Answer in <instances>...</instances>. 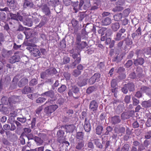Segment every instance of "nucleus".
Instances as JSON below:
<instances>
[{
  "instance_id": "nucleus-17",
  "label": "nucleus",
  "mask_w": 151,
  "mask_h": 151,
  "mask_svg": "<svg viewBox=\"0 0 151 151\" xmlns=\"http://www.w3.org/2000/svg\"><path fill=\"white\" fill-rule=\"evenodd\" d=\"M28 83V79L26 78H23L21 79L19 82L18 85L19 87H21L26 85Z\"/></svg>"
},
{
  "instance_id": "nucleus-56",
  "label": "nucleus",
  "mask_w": 151,
  "mask_h": 151,
  "mask_svg": "<svg viewBox=\"0 0 151 151\" xmlns=\"http://www.w3.org/2000/svg\"><path fill=\"white\" fill-rule=\"evenodd\" d=\"M81 73V71L77 69H75L73 71V75L75 77H76L80 75Z\"/></svg>"
},
{
  "instance_id": "nucleus-44",
  "label": "nucleus",
  "mask_w": 151,
  "mask_h": 151,
  "mask_svg": "<svg viewBox=\"0 0 151 151\" xmlns=\"http://www.w3.org/2000/svg\"><path fill=\"white\" fill-rule=\"evenodd\" d=\"M58 97H59V98L57 99H58L57 104L60 105H61L64 103V99L60 95V96H58Z\"/></svg>"
},
{
  "instance_id": "nucleus-21",
  "label": "nucleus",
  "mask_w": 151,
  "mask_h": 151,
  "mask_svg": "<svg viewBox=\"0 0 151 151\" xmlns=\"http://www.w3.org/2000/svg\"><path fill=\"white\" fill-rule=\"evenodd\" d=\"M103 130V127L101 125H98L96 127V133L98 135H101Z\"/></svg>"
},
{
  "instance_id": "nucleus-12",
  "label": "nucleus",
  "mask_w": 151,
  "mask_h": 151,
  "mask_svg": "<svg viewBox=\"0 0 151 151\" xmlns=\"http://www.w3.org/2000/svg\"><path fill=\"white\" fill-rule=\"evenodd\" d=\"M133 60H134V64L136 66L143 65L145 61L143 58L139 57H137V59H134Z\"/></svg>"
},
{
  "instance_id": "nucleus-35",
  "label": "nucleus",
  "mask_w": 151,
  "mask_h": 151,
  "mask_svg": "<svg viewBox=\"0 0 151 151\" xmlns=\"http://www.w3.org/2000/svg\"><path fill=\"white\" fill-rule=\"evenodd\" d=\"M122 17V13L117 14H115L114 16V20L116 21H119L121 20Z\"/></svg>"
},
{
  "instance_id": "nucleus-63",
  "label": "nucleus",
  "mask_w": 151,
  "mask_h": 151,
  "mask_svg": "<svg viewBox=\"0 0 151 151\" xmlns=\"http://www.w3.org/2000/svg\"><path fill=\"white\" fill-rule=\"evenodd\" d=\"M71 23L73 26L75 27L78 24V22L75 19H73L71 21Z\"/></svg>"
},
{
  "instance_id": "nucleus-64",
  "label": "nucleus",
  "mask_w": 151,
  "mask_h": 151,
  "mask_svg": "<svg viewBox=\"0 0 151 151\" xmlns=\"http://www.w3.org/2000/svg\"><path fill=\"white\" fill-rule=\"evenodd\" d=\"M142 93L141 91H138L136 92L135 96L138 98H141L142 96Z\"/></svg>"
},
{
  "instance_id": "nucleus-26",
  "label": "nucleus",
  "mask_w": 151,
  "mask_h": 151,
  "mask_svg": "<svg viewBox=\"0 0 151 151\" xmlns=\"http://www.w3.org/2000/svg\"><path fill=\"white\" fill-rule=\"evenodd\" d=\"M141 29L140 27H139L135 32L133 33L132 35V36L133 39L136 36H139L141 34Z\"/></svg>"
},
{
  "instance_id": "nucleus-4",
  "label": "nucleus",
  "mask_w": 151,
  "mask_h": 151,
  "mask_svg": "<svg viewBox=\"0 0 151 151\" xmlns=\"http://www.w3.org/2000/svg\"><path fill=\"white\" fill-rule=\"evenodd\" d=\"M100 74L99 73H95L88 80L90 85H92L96 82H98L100 80Z\"/></svg>"
},
{
  "instance_id": "nucleus-34",
  "label": "nucleus",
  "mask_w": 151,
  "mask_h": 151,
  "mask_svg": "<svg viewBox=\"0 0 151 151\" xmlns=\"http://www.w3.org/2000/svg\"><path fill=\"white\" fill-rule=\"evenodd\" d=\"M86 16V14H85V12H80L78 16V19L79 21H82Z\"/></svg>"
},
{
  "instance_id": "nucleus-40",
  "label": "nucleus",
  "mask_w": 151,
  "mask_h": 151,
  "mask_svg": "<svg viewBox=\"0 0 151 151\" xmlns=\"http://www.w3.org/2000/svg\"><path fill=\"white\" fill-rule=\"evenodd\" d=\"M2 103L5 105H7L9 102V99L6 96H3L1 99Z\"/></svg>"
},
{
  "instance_id": "nucleus-37",
  "label": "nucleus",
  "mask_w": 151,
  "mask_h": 151,
  "mask_svg": "<svg viewBox=\"0 0 151 151\" xmlns=\"http://www.w3.org/2000/svg\"><path fill=\"white\" fill-rule=\"evenodd\" d=\"M94 144L96 146L100 148L101 149L103 147V145L99 141V139H96L94 140Z\"/></svg>"
},
{
  "instance_id": "nucleus-2",
  "label": "nucleus",
  "mask_w": 151,
  "mask_h": 151,
  "mask_svg": "<svg viewBox=\"0 0 151 151\" xmlns=\"http://www.w3.org/2000/svg\"><path fill=\"white\" fill-rule=\"evenodd\" d=\"M26 45L28 46L27 49L30 52L31 54L33 56L37 57L40 55V52L39 50L35 47L36 46L35 44L27 42L26 43Z\"/></svg>"
},
{
  "instance_id": "nucleus-6",
  "label": "nucleus",
  "mask_w": 151,
  "mask_h": 151,
  "mask_svg": "<svg viewBox=\"0 0 151 151\" xmlns=\"http://www.w3.org/2000/svg\"><path fill=\"white\" fill-rule=\"evenodd\" d=\"M98 107V104L95 100H93L90 102L89 108L91 111L95 112L97 111Z\"/></svg>"
},
{
  "instance_id": "nucleus-57",
  "label": "nucleus",
  "mask_w": 151,
  "mask_h": 151,
  "mask_svg": "<svg viewBox=\"0 0 151 151\" xmlns=\"http://www.w3.org/2000/svg\"><path fill=\"white\" fill-rule=\"evenodd\" d=\"M129 77L131 79H137V77L136 74L135 72H132L129 75Z\"/></svg>"
},
{
  "instance_id": "nucleus-27",
  "label": "nucleus",
  "mask_w": 151,
  "mask_h": 151,
  "mask_svg": "<svg viewBox=\"0 0 151 151\" xmlns=\"http://www.w3.org/2000/svg\"><path fill=\"white\" fill-rule=\"evenodd\" d=\"M125 88H127L130 91H132L134 90V85L133 83H127L124 84Z\"/></svg>"
},
{
  "instance_id": "nucleus-22",
  "label": "nucleus",
  "mask_w": 151,
  "mask_h": 151,
  "mask_svg": "<svg viewBox=\"0 0 151 151\" xmlns=\"http://www.w3.org/2000/svg\"><path fill=\"white\" fill-rule=\"evenodd\" d=\"M46 72L49 75H53L57 73L56 69L54 68H51L46 70Z\"/></svg>"
},
{
  "instance_id": "nucleus-47",
  "label": "nucleus",
  "mask_w": 151,
  "mask_h": 151,
  "mask_svg": "<svg viewBox=\"0 0 151 151\" xmlns=\"http://www.w3.org/2000/svg\"><path fill=\"white\" fill-rule=\"evenodd\" d=\"M143 50L144 53L148 55H151V47H149L146 49H143Z\"/></svg>"
},
{
  "instance_id": "nucleus-7",
  "label": "nucleus",
  "mask_w": 151,
  "mask_h": 151,
  "mask_svg": "<svg viewBox=\"0 0 151 151\" xmlns=\"http://www.w3.org/2000/svg\"><path fill=\"white\" fill-rule=\"evenodd\" d=\"M73 58L75 60L74 61L73 63V65L75 66L77 64L80 63L81 61V57L79 55L76 53H74L72 55Z\"/></svg>"
},
{
  "instance_id": "nucleus-18",
  "label": "nucleus",
  "mask_w": 151,
  "mask_h": 151,
  "mask_svg": "<svg viewBox=\"0 0 151 151\" xmlns=\"http://www.w3.org/2000/svg\"><path fill=\"white\" fill-rule=\"evenodd\" d=\"M141 105L142 107L147 109L151 107V101L149 100L143 101L142 102Z\"/></svg>"
},
{
  "instance_id": "nucleus-45",
  "label": "nucleus",
  "mask_w": 151,
  "mask_h": 151,
  "mask_svg": "<svg viewBox=\"0 0 151 151\" xmlns=\"http://www.w3.org/2000/svg\"><path fill=\"white\" fill-rule=\"evenodd\" d=\"M7 4L10 7H14L15 3L14 0H6Z\"/></svg>"
},
{
  "instance_id": "nucleus-53",
  "label": "nucleus",
  "mask_w": 151,
  "mask_h": 151,
  "mask_svg": "<svg viewBox=\"0 0 151 151\" xmlns=\"http://www.w3.org/2000/svg\"><path fill=\"white\" fill-rule=\"evenodd\" d=\"M146 125L147 127H151V114L149 116L146 122Z\"/></svg>"
},
{
  "instance_id": "nucleus-5",
  "label": "nucleus",
  "mask_w": 151,
  "mask_h": 151,
  "mask_svg": "<svg viewBox=\"0 0 151 151\" xmlns=\"http://www.w3.org/2000/svg\"><path fill=\"white\" fill-rule=\"evenodd\" d=\"M83 0H80L79 5L78 1L74 2L73 4V9L75 10V12L76 13L79 10H81V6L83 5Z\"/></svg>"
},
{
  "instance_id": "nucleus-31",
  "label": "nucleus",
  "mask_w": 151,
  "mask_h": 151,
  "mask_svg": "<svg viewBox=\"0 0 151 151\" xmlns=\"http://www.w3.org/2000/svg\"><path fill=\"white\" fill-rule=\"evenodd\" d=\"M33 3L27 1L24 3L23 6L24 8H27V7L32 8L33 7Z\"/></svg>"
},
{
  "instance_id": "nucleus-55",
  "label": "nucleus",
  "mask_w": 151,
  "mask_h": 151,
  "mask_svg": "<svg viewBox=\"0 0 151 151\" xmlns=\"http://www.w3.org/2000/svg\"><path fill=\"white\" fill-rule=\"evenodd\" d=\"M46 100V99L43 97H39L36 100L37 103H42L45 102Z\"/></svg>"
},
{
  "instance_id": "nucleus-19",
  "label": "nucleus",
  "mask_w": 151,
  "mask_h": 151,
  "mask_svg": "<svg viewBox=\"0 0 151 151\" xmlns=\"http://www.w3.org/2000/svg\"><path fill=\"white\" fill-rule=\"evenodd\" d=\"M142 72L143 70L141 68H137V69L135 73L136 74L137 80L142 78L144 76L142 74Z\"/></svg>"
},
{
  "instance_id": "nucleus-1",
  "label": "nucleus",
  "mask_w": 151,
  "mask_h": 151,
  "mask_svg": "<svg viewBox=\"0 0 151 151\" xmlns=\"http://www.w3.org/2000/svg\"><path fill=\"white\" fill-rule=\"evenodd\" d=\"M42 96H46L48 98L47 101L45 104H47L49 105L52 104L54 102L56 101L58 98V96H60V94L57 93L55 94L54 91L52 90L46 91L41 94Z\"/></svg>"
},
{
  "instance_id": "nucleus-15",
  "label": "nucleus",
  "mask_w": 151,
  "mask_h": 151,
  "mask_svg": "<svg viewBox=\"0 0 151 151\" xmlns=\"http://www.w3.org/2000/svg\"><path fill=\"white\" fill-rule=\"evenodd\" d=\"M67 132H73L75 129L74 124L66 125L64 126Z\"/></svg>"
},
{
  "instance_id": "nucleus-14",
  "label": "nucleus",
  "mask_w": 151,
  "mask_h": 151,
  "mask_svg": "<svg viewBox=\"0 0 151 151\" xmlns=\"http://www.w3.org/2000/svg\"><path fill=\"white\" fill-rule=\"evenodd\" d=\"M84 128L85 131L89 132L91 130V124L89 121H87V118H86L84 121Z\"/></svg>"
},
{
  "instance_id": "nucleus-38",
  "label": "nucleus",
  "mask_w": 151,
  "mask_h": 151,
  "mask_svg": "<svg viewBox=\"0 0 151 151\" xmlns=\"http://www.w3.org/2000/svg\"><path fill=\"white\" fill-rule=\"evenodd\" d=\"M35 140L38 145H40L43 143V140L38 137H35Z\"/></svg>"
},
{
  "instance_id": "nucleus-43",
  "label": "nucleus",
  "mask_w": 151,
  "mask_h": 151,
  "mask_svg": "<svg viewBox=\"0 0 151 151\" xmlns=\"http://www.w3.org/2000/svg\"><path fill=\"white\" fill-rule=\"evenodd\" d=\"M37 83V80L36 78H33L29 82V85L33 86L36 85Z\"/></svg>"
},
{
  "instance_id": "nucleus-13",
  "label": "nucleus",
  "mask_w": 151,
  "mask_h": 151,
  "mask_svg": "<svg viewBox=\"0 0 151 151\" xmlns=\"http://www.w3.org/2000/svg\"><path fill=\"white\" fill-rule=\"evenodd\" d=\"M84 140H76V148L80 150H81L84 146Z\"/></svg>"
},
{
  "instance_id": "nucleus-60",
  "label": "nucleus",
  "mask_w": 151,
  "mask_h": 151,
  "mask_svg": "<svg viewBox=\"0 0 151 151\" xmlns=\"http://www.w3.org/2000/svg\"><path fill=\"white\" fill-rule=\"evenodd\" d=\"M122 9L123 8L122 6H117L113 9V10L115 12L119 11H121Z\"/></svg>"
},
{
  "instance_id": "nucleus-36",
  "label": "nucleus",
  "mask_w": 151,
  "mask_h": 151,
  "mask_svg": "<svg viewBox=\"0 0 151 151\" xmlns=\"http://www.w3.org/2000/svg\"><path fill=\"white\" fill-rule=\"evenodd\" d=\"M67 87L65 85H62L61 86L58 88V92L62 93L64 92L66 89Z\"/></svg>"
},
{
  "instance_id": "nucleus-48",
  "label": "nucleus",
  "mask_w": 151,
  "mask_h": 151,
  "mask_svg": "<svg viewBox=\"0 0 151 151\" xmlns=\"http://www.w3.org/2000/svg\"><path fill=\"white\" fill-rule=\"evenodd\" d=\"M60 45L62 48H65L66 47L65 38H63L60 42Z\"/></svg>"
},
{
  "instance_id": "nucleus-49",
  "label": "nucleus",
  "mask_w": 151,
  "mask_h": 151,
  "mask_svg": "<svg viewBox=\"0 0 151 151\" xmlns=\"http://www.w3.org/2000/svg\"><path fill=\"white\" fill-rule=\"evenodd\" d=\"M112 34V32L110 29H108L106 28V30H105V35L106 37H109Z\"/></svg>"
},
{
  "instance_id": "nucleus-62",
  "label": "nucleus",
  "mask_w": 151,
  "mask_h": 151,
  "mask_svg": "<svg viewBox=\"0 0 151 151\" xmlns=\"http://www.w3.org/2000/svg\"><path fill=\"white\" fill-rule=\"evenodd\" d=\"M145 138L147 139H149L151 137V131H150L145 133Z\"/></svg>"
},
{
  "instance_id": "nucleus-51",
  "label": "nucleus",
  "mask_w": 151,
  "mask_h": 151,
  "mask_svg": "<svg viewBox=\"0 0 151 151\" xmlns=\"http://www.w3.org/2000/svg\"><path fill=\"white\" fill-rule=\"evenodd\" d=\"M95 89V88L93 86H91L88 88L86 90V93L88 94H90Z\"/></svg>"
},
{
  "instance_id": "nucleus-32",
  "label": "nucleus",
  "mask_w": 151,
  "mask_h": 151,
  "mask_svg": "<svg viewBox=\"0 0 151 151\" xmlns=\"http://www.w3.org/2000/svg\"><path fill=\"white\" fill-rule=\"evenodd\" d=\"M31 88L28 86H25L22 90V92L23 94H28L31 92Z\"/></svg>"
},
{
  "instance_id": "nucleus-61",
  "label": "nucleus",
  "mask_w": 151,
  "mask_h": 151,
  "mask_svg": "<svg viewBox=\"0 0 151 151\" xmlns=\"http://www.w3.org/2000/svg\"><path fill=\"white\" fill-rule=\"evenodd\" d=\"M131 97L130 95L126 96L124 98V101L126 104L129 103L130 101Z\"/></svg>"
},
{
  "instance_id": "nucleus-50",
  "label": "nucleus",
  "mask_w": 151,
  "mask_h": 151,
  "mask_svg": "<svg viewBox=\"0 0 151 151\" xmlns=\"http://www.w3.org/2000/svg\"><path fill=\"white\" fill-rule=\"evenodd\" d=\"M105 30H106V28L103 27L98 31V33L99 34H101V36H103L105 34Z\"/></svg>"
},
{
  "instance_id": "nucleus-25",
  "label": "nucleus",
  "mask_w": 151,
  "mask_h": 151,
  "mask_svg": "<svg viewBox=\"0 0 151 151\" xmlns=\"http://www.w3.org/2000/svg\"><path fill=\"white\" fill-rule=\"evenodd\" d=\"M84 133L82 132H77L76 135V138L78 140H83Z\"/></svg>"
},
{
  "instance_id": "nucleus-24",
  "label": "nucleus",
  "mask_w": 151,
  "mask_h": 151,
  "mask_svg": "<svg viewBox=\"0 0 151 151\" xmlns=\"http://www.w3.org/2000/svg\"><path fill=\"white\" fill-rule=\"evenodd\" d=\"M111 22V19L109 17H106L103 19L102 24L104 25H107L110 24Z\"/></svg>"
},
{
  "instance_id": "nucleus-54",
  "label": "nucleus",
  "mask_w": 151,
  "mask_h": 151,
  "mask_svg": "<svg viewBox=\"0 0 151 151\" xmlns=\"http://www.w3.org/2000/svg\"><path fill=\"white\" fill-rule=\"evenodd\" d=\"M133 101V104L134 106H137L139 103V100H138L134 97L132 98Z\"/></svg>"
},
{
  "instance_id": "nucleus-41",
  "label": "nucleus",
  "mask_w": 151,
  "mask_h": 151,
  "mask_svg": "<svg viewBox=\"0 0 151 151\" xmlns=\"http://www.w3.org/2000/svg\"><path fill=\"white\" fill-rule=\"evenodd\" d=\"M72 91L74 93H78L79 91V88L76 86L73 85L72 86Z\"/></svg>"
},
{
  "instance_id": "nucleus-8",
  "label": "nucleus",
  "mask_w": 151,
  "mask_h": 151,
  "mask_svg": "<svg viewBox=\"0 0 151 151\" xmlns=\"http://www.w3.org/2000/svg\"><path fill=\"white\" fill-rule=\"evenodd\" d=\"M64 134V132L62 130H60L57 132V135L58 137V141L60 144L63 143Z\"/></svg>"
},
{
  "instance_id": "nucleus-16",
  "label": "nucleus",
  "mask_w": 151,
  "mask_h": 151,
  "mask_svg": "<svg viewBox=\"0 0 151 151\" xmlns=\"http://www.w3.org/2000/svg\"><path fill=\"white\" fill-rule=\"evenodd\" d=\"M91 4L90 1L88 0H86L85 1L83 0V5L81 7V10H87L91 6Z\"/></svg>"
},
{
  "instance_id": "nucleus-42",
  "label": "nucleus",
  "mask_w": 151,
  "mask_h": 151,
  "mask_svg": "<svg viewBox=\"0 0 151 151\" xmlns=\"http://www.w3.org/2000/svg\"><path fill=\"white\" fill-rule=\"evenodd\" d=\"M70 59L69 57L65 56L63 59V61L62 62L63 65L66 64L68 63L70 61Z\"/></svg>"
},
{
  "instance_id": "nucleus-23",
  "label": "nucleus",
  "mask_w": 151,
  "mask_h": 151,
  "mask_svg": "<svg viewBox=\"0 0 151 151\" xmlns=\"http://www.w3.org/2000/svg\"><path fill=\"white\" fill-rule=\"evenodd\" d=\"M121 121L119 116H115L112 117L111 119V122L114 124L119 123Z\"/></svg>"
},
{
  "instance_id": "nucleus-59",
  "label": "nucleus",
  "mask_w": 151,
  "mask_h": 151,
  "mask_svg": "<svg viewBox=\"0 0 151 151\" xmlns=\"http://www.w3.org/2000/svg\"><path fill=\"white\" fill-rule=\"evenodd\" d=\"M9 15L11 19H14L16 20L17 19V14H14L12 13H10Z\"/></svg>"
},
{
  "instance_id": "nucleus-58",
  "label": "nucleus",
  "mask_w": 151,
  "mask_h": 151,
  "mask_svg": "<svg viewBox=\"0 0 151 151\" xmlns=\"http://www.w3.org/2000/svg\"><path fill=\"white\" fill-rule=\"evenodd\" d=\"M98 8V5L96 3H94L93 6H92L90 9V10L92 11L97 9Z\"/></svg>"
},
{
  "instance_id": "nucleus-11",
  "label": "nucleus",
  "mask_w": 151,
  "mask_h": 151,
  "mask_svg": "<svg viewBox=\"0 0 151 151\" xmlns=\"http://www.w3.org/2000/svg\"><path fill=\"white\" fill-rule=\"evenodd\" d=\"M20 58L19 55H14L9 60V62L12 64L14 63L20 61Z\"/></svg>"
},
{
  "instance_id": "nucleus-52",
  "label": "nucleus",
  "mask_w": 151,
  "mask_h": 151,
  "mask_svg": "<svg viewBox=\"0 0 151 151\" xmlns=\"http://www.w3.org/2000/svg\"><path fill=\"white\" fill-rule=\"evenodd\" d=\"M130 9L129 8L126 9L123 11V16L126 17L127 16L130 12Z\"/></svg>"
},
{
  "instance_id": "nucleus-10",
  "label": "nucleus",
  "mask_w": 151,
  "mask_h": 151,
  "mask_svg": "<svg viewBox=\"0 0 151 151\" xmlns=\"http://www.w3.org/2000/svg\"><path fill=\"white\" fill-rule=\"evenodd\" d=\"M87 81L86 79L80 77L78 79L77 84L78 86L81 87L85 86L87 84Z\"/></svg>"
},
{
  "instance_id": "nucleus-20",
  "label": "nucleus",
  "mask_w": 151,
  "mask_h": 151,
  "mask_svg": "<svg viewBox=\"0 0 151 151\" xmlns=\"http://www.w3.org/2000/svg\"><path fill=\"white\" fill-rule=\"evenodd\" d=\"M76 46L78 48L79 50L82 49L84 48L87 46V44L86 42H82L81 43L76 42Z\"/></svg>"
},
{
  "instance_id": "nucleus-28",
  "label": "nucleus",
  "mask_w": 151,
  "mask_h": 151,
  "mask_svg": "<svg viewBox=\"0 0 151 151\" xmlns=\"http://www.w3.org/2000/svg\"><path fill=\"white\" fill-rule=\"evenodd\" d=\"M125 36H123V37H125L126 36H127V37L125 38V43H126L127 45H131L132 42V40L131 39H129V36H130L129 35L128 33H127V35L125 34Z\"/></svg>"
},
{
  "instance_id": "nucleus-3",
  "label": "nucleus",
  "mask_w": 151,
  "mask_h": 151,
  "mask_svg": "<svg viewBox=\"0 0 151 151\" xmlns=\"http://www.w3.org/2000/svg\"><path fill=\"white\" fill-rule=\"evenodd\" d=\"M58 106L56 104L50 105L45 107L44 109V112L46 115L50 116L52 113L55 112L58 108Z\"/></svg>"
},
{
  "instance_id": "nucleus-9",
  "label": "nucleus",
  "mask_w": 151,
  "mask_h": 151,
  "mask_svg": "<svg viewBox=\"0 0 151 151\" xmlns=\"http://www.w3.org/2000/svg\"><path fill=\"white\" fill-rule=\"evenodd\" d=\"M140 91L142 93H145L147 95L151 96V88L145 86H142Z\"/></svg>"
},
{
  "instance_id": "nucleus-39",
  "label": "nucleus",
  "mask_w": 151,
  "mask_h": 151,
  "mask_svg": "<svg viewBox=\"0 0 151 151\" xmlns=\"http://www.w3.org/2000/svg\"><path fill=\"white\" fill-rule=\"evenodd\" d=\"M43 11L45 12L46 15H49L50 14V9L46 5H44L43 9Z\"/></svg>"
},
{
  "instance_id": "nucleus-33",
  "label": "nucleus",
  "mask_w": 151,
  "mask_h": 151,
  "mask_svg": "<svg viewBox=\"0 0 151 151\" xmlns=\"http://www.w3.org/2000/svg\"><path fill=\"white\" fill-rule=\"evenodd\" d=\"M123 33V29L121 28L119 31V32H117L116 35V37L115 38V40L119 41L122 39V35Z\"/></svg>"
},
{
  "instance_id": "nucleus-29",
  "label": "nucleus",
  "mask_w": 151,
  "mask_h": 151,
  "mask_svg": "<svg viewBox=\"0 0 151 151\" xmlns=\"http://www.w3.org/2000/svg\"><path fill=\"white\" fill-rule=\"evenodd\" d=\"M117 54L116 56L114 57L112 60V61H116L117 63H118L121 61L123 58V55L120 54L119 56V53H116Z\"/></svg>"
},
{
  "instance_id": "nucleus-46",
  "label": "nucleus",
  "mask_w": 151,
  "mask_h": 151,
  "mask_svg": "<svg viewBox=\"0 0 151 151\" xmlns=\"http://www.w3.org/2000/svg\"><path fill=\"white\" fill-rule=\"evenodd\" d=\"M113 129L112 128L111 126H108L106 127V131L104 133L105 135H108L110 132H111Z\"/></svg>"
},
{
  "instance_id": "nucleus-30",
  "label": "nucleus",
  "mask_w": 151,
  "mask_h": 151,
  "mask_svg": "<svg viewBox=\"0 0 151 151\" xmlns=\"http://www.w3.org/2000/svg\"><path fill=\"white\" fill-rule=\"evenodd\" d=\"M111 26L112 29L114 31H116L120 27L119 24L118 22L112 23Z\"/></svg>"
}]
</instances>
